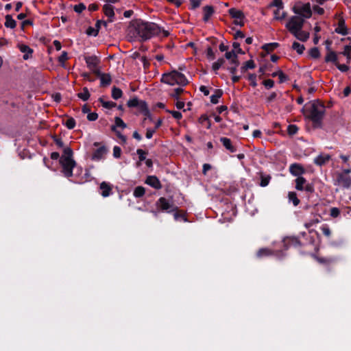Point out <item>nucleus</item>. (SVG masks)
<instances>
[{"label":"nucleus","instance_id":"nucleus-1","mask_svg":"<svg viewBox=\"0 0 351 351\" xmlns=\"http://www.w3.org/2000/svg\"><path fill=\"white\" fill-rule=\"evenodd\" d=\"M160 32L161 28L158 25L140 19L130 21L128 28V36L139 42L147 41Z\"/></svg>","mask_w":351,"mask_h":351},{"label":"nucleus","instance_id":"nucleus-2","mask_svg":"<svg viewBox=\"0 0 351 351\" xmlns=\"http://www.w3.org/2000/svg\"><path fill=\"white\" fill-rule=\"evenodd\" d=\"M306 119L312 122L313 129H322L323 120L326 114V106L319 99H315L306 104L302 109Z\"/></svg>","mask_w":351,"mask_h":351},{"label":"nucleus","instance_id":"nucleus-3","mask_svg":"<svg viewBox=\"0 0 351 351\" xmlns=\"http://www.w3.org/2000/svg\"><path fill=\"white\" fill-rule=\"evenodd\" d=\"M156 210L152 211L155 217H158L159 212L173 213L178 210V207L172 202L164 197H160L156 202Z\"/></svg>","mask_w":351,"mask_h":351},{"label":"nucleus","instance_id":"nucleus-4","mask_svg":"<svg viewBox=\"0 0 351 351\" xmlns=\"http://www.w3.org/2000/svg\"><path fill=\"white\" fill-rule=\"evenodd\" d=\"M292 11L297 14V16H301L305 19H309L312 16V11L309 3H303L301 1H298L292 8Z\"/></svg>","mask_w":351,"mask_h":351},{"label":"nucleus","instance_id":"nucleus-5","mask_svg":"<svg viewBox=\"0 0 351 351\" xmlns=\"http://www.w3.org/2000/svg\"><path fill=\"white\" fill-rule=\"evenodd\" d=\"M305 20L301 16H292L286 23L285 27L293 35L303 28Z\"/></svg>","mask_w":351,"mask_h":351},{"label":"nucleus","instance_id":"nucleus-6","mask_svg":"<svg viewBox=\"0 0 351 351\" xmlns=\"http://www.w3.org/2000/svg\"><path fill=\"white\" fill-rule=\"evenodd\" d=\"M60 164L62 168V173L66 178H70L73 176V169L76 166V162L74 160H68L65 158H60Z\"/></svg>","mask_w":351,"mask_h":351},{"label":"nucleus","instance_id":"nucleus-7","mask_svg":"<svg viewBox=\"0 0 351 351\" xmlns=\"http://www.w3.org/2000/svg\"><path fill=\"white\" fill-rule=\"evenodd\" d=\"M282 243L285 250H287L291 247H298L305 245L299 239V237L294 236L285 237Z\"/></svg>","mask_w":351,"mask_h":351},{"label":"nucleus","instance_id":"nucleus-8","mask_svg":"<svg viewBox=\"0 0 351 351\" xmlns=\"http://www.w3.org/2000/svg\"><path fill=\"white\" fill-rule=\"evenodd\" d=\"M338 184L345 189H349L351 186V177L349 175L339 173L337 176Z\"/></svg>","mask_w":351,"mask_h":351},{"label":"nucleus","instance_id":"nucleus-9","mask_svg":"<svg viewBox=\"0 0 351 351\" xmlns=\"http://www.w3.org/2000/svg\"><path fill=\"white\" fill-rule=\"evenodd\" d=\"M289 172L293 176L302 177L301 176L306 172V170L302 165L299 163L291 164L289 167Z\"/></svg>","mask_w":351,"mask_h":351},{"label":"nucleus","instance_id":"nucleus-10","mask_svg":"<svg viewBox=\"0 0 351 351\" xmlns=\"http://www.w3.org/2000/svg\"><path fill=\"white\" fill-rule=\"evenodd\" d=\"M176 70H173L169 73L162 74L160 82L171 86L176 84V75L174 74Z\"/></svg>","mask_w":351,"mask_h":351},{"label":"nucleus","instance_id":"nucleus-11","mask_svg":"<svg viewBox=\"0 0 351 351\" xmlns=\"http://www.w3.org/2000/svg\"><path fill=\"white\" fill-rule=\"evenodd\" d=\"M18 48L21 52L24 53L23 56V60H27L32 58V53H34V50L32 48H30L28 45L20 43L18 44Z\"/></svg>","mask_w":351,"mask_h":351},{"label":"nucleus","instance_id":"nucleus-12","mask_svg":"<svg viewBox=\"0 0 351 351\" xmlns=\"http://www.w3.org/2000/svg\"><path fill=\"white\" fill-rule=\"evenodd\" d=\"M145 182L155 189H162L160 181L156 176H148Z\"/></svg>","mask_w":351,"mask_h":351},{"label":"nucleus","instance_id":"nucleus-13","mask_svg":"<svg viewBox=\"0 0 351 351\" xmlns=\"http://www.w3.org/2000/svg\"><path fill=\"white\" fill-rule=\"evenodd\" d=\"M220 142L222 143L223 146L230 153H234L237 152L236 147L232 144L231 139L227 137H221Z\"/></svg>","mask_w":351,"mask_h":351},{"label":"nucleus","instance_id":"nucleus-14","mask_svg":"<svg viewBox=\"0 0 351 351\" xmlns=\"http://www.w3.org/2000/svg\"><path fill=\"white\" fill-rule=\"evenodd\" d=\"M327 54L325 56L324 60L326 62H332L335 65L338 62V56L335 51L331 50L330 47H326Z\"/></svg>","mask_w":351,"mask_h":351},{"label":"nucleus","instance_id":"nucleus-15","mask_svg":"<svg viewBox=\"0 0 351 351\" xmlns=\"http://www.w3.org/2000/svg\"><path fill=\"white\" fill-rule=\"evenodd\" d=\"M84 60L87 66L90 70H93L94 69L97 68L100 62L99 59L96 56H86Z\"/></svg>","mask_w":351,"mask_h":351},{"label":"nucleus","instance_id":"nucleus-16","mask_svg":"<svg viewBox=\"0 0 351 351\" xmlns=\"http://www.w3.org/2000/svg\"><path fill=\"white\" fill-rule=\"evenodd\" d=\"M335 32L343 36H346L349 34V30L346 26L345 20L343 18L339 20L338 27L335 28Z\"/></svg>","mask_w":351,"mask_h":351},{"label":"nucleus","instance_id":"nucleus-17","mask_svg":"<svg viewBox=\"0 0 351 351\" xmlns=\"http://www.w3.org/2000/svg\"><path fill=\"white\" fill-rule=\"evenodd\" d=\"M174 74L176 75V84L184 86L189 84L187 78L183 73L175 71Z\"/></svg>","mask_w":351,"mask_h":351},{"label":"nucleus","instance_id":"nucleus-18","mask_svg":"<svg viewBox=\"0 0 351 351\" xmlns=\"http://www.w3.org/2000/svg\"><path fill=\"white\" fill-rule=\"evenodd\" d=\"M103 11L104 14L108 17V21L112 23L114 21V8L110 4H105L103 6Z\"/></svg>","mask_w":351,"mask_h":351},{"label":"nucleus","instance_id":"nucleus-19","mask_svg":"<svg viewBox=\"0 0 351 351\" xmlns=\"http://www.w3.org/2000/svg\"><path fill=\"white\" fill-rule=\"evenodd\" d=\"M214 13L215 9L213 6L205 5L204 7H203V21L204 22H208Z\"/></svg>","mask_w":351,"mask_h":351},{"label":"nucleus","instance_id":"nucleus-20","mask_svg":"<svg viewBox=\"0 0 351 351\" xmlns=\"http://www.w3.org/2000/svg\"><path fill=\"white\" fill-rule=\"evenodd\" d=\"M330 160L328 154H320L314 159V163L318 166H322Z\"/></svg>","mask_w":351,"mask_h":351},{"label":"nucleus","instance_id":"nucleus-21","mask_svg":"<svg viewBox=\"0 0 351 351\" xmlns=\"http://www.w3.org/2000/svg\"><path fill=\"white\" fill-rule=\"evenodd\" d=\"M228 13L232 19L239 20H243L245 19L243 12L240 10L232 8L228 10Z\"/></svg>","mask_w":351,"mask_h":351},{"label":"nucleus","instance_id":"nucleus-22","mask_svg":"<svg viewBox=\"0 0 351 351\" xmlns=\"http://www.w3.org/2000/svg\"><path fill=\"white\" fill-rule=\"evenodd\" d=\"M274 254V251L267 247L259 249L256 252V257L258 258H263L264 257L270 256Z\"/></svg>","mask_w":351,"mask_h":351},{"label":"nucleus","instance_id":"nucleus-23","mask_svg":"<svg viewBox=\"0 0 351 351\" xmlns=\"http://www.w3.org/2000/svg\"><path fill=\"white\" fill-rule=\"evenodd\" d=\"M101 190V195L104 197H108L112 191V186L109 183L102 182L99 186Z\"/></svg>","mask_w":351,"mask_h":351},{"label":"nucleus","instance_id":"nucleus-24","mask_svg":"<svg viewBox=\"0 0 351 351\" xmlns=\"http://www.w3.org/2000/svg\"><path fill=\"white\" fill-rule=\"evenodd\" d=\"M107 153V149L105 146H101L97 149L93 154V160H100Z\"/></svg>","mask_w":351,"mask_h":351},{"label":"nucleus","instance_id":"nucleus-25","mask_svg":"<svg viewBox=\"0 0 351 351\" xmlns=\"http://www.w3.org/2000/svg\"><path fill=\"white\" fill-rule=\"evenodd\" d=\"M99 79L100 86L101 87H107L112 82V77L110 73H104Z\"/></svg>","mask_w":351,"mask_h":351},{"label":"nucleus","instance_id":"nucleus-26","mask_svg":"<svg viewBox=\"0 0 351 351\" xmlns=\"http://www.w3.org/2000/svg\"><path fill=\"white\" fill-rule=\"evenodd\" d=\"M231 66H227L226 69L228 70L231 74L234 75L237 73V67L240 64V62L239 59L234 58V60H232V62H229Z\"/></svg>","mask_w":351,"mask_h":351},{"label":"nucleus","instance_id":"nucleus-27","mask_svg":"<svg viewBox=\"0 0 351 351\" xmlns=\"http://www.w3.org/2000/svg\"><path fill=\"white\" fill-rule=\"evenodd\" d=\"M295 188L298 191H304V186L307 182V180L304 177H298L295 180Z\"/></svg>","mask_w":351,"mask_h":351},{"label":"nucleus","instance_id":"nucleus-28","mask_svg":"<svg viewBox=\"0 0 351 351\" xmlns=\"http://www.w3.org/2000/svg\"><path fill=\"white\" fill-rule=\"evenodd\" d=\"M5 21L4 23V25L7 28L14 29L16 26V21L12 18V16L10 14H7L5 16Z\"/></svg>","mask_w":351,"mask_h":351},{"label":"nucleus","instance_id":"nucleus-29","mask_svg":"<svg viewBox=\"0 0 351 351\" xmlns=\"http://www.w3.org/2000/svg\"><path fill=\"white\" fill-rule=\"evenodd\" d=\"M298 40L302 42H306L309 38L310 34L308 32L303 31L302 29L298 31L295 34H293Z\"/></svg>","mask_w":351,"mask_h":351},{"label":"nucleus","instance_id":"nucleus-30","mask_svg":"<svg viewBox=\"0 0 351 351\" xmlns=\"http://www.w3.org/2000/svg\"><path fill=\"white\" fill-rule=\"evenodd\" d=\"M223 90L221 89H215L214 94L210 96V102L213 104L219 103V99L223 95Z\"/></svg>","mask_w":351,"mask_h":351},{"label":"nucleus","instance_id":"nucleus-31","mask_svg":"<svg viewBox=\"0 0 351 351\" xmlns=\"http://www.w3.org/2000/svg\"><path fill=\"white\" fill-rule=\"evenodd\" d=\"M255 67H256V64H255L254 60H247L245 62H244L243 64L242 65V66L241 67V69H240L241 73H244L248 69H253Z\"/></svg>","mask_w":351,"mask_h":351},{"label":"nucleus","instance_id":"nucleus-32","mask_svg":"<svg viewBox=\"0 0 351 351\" xmlns=\"http://www.w3.org/2000/svg\"><path fill=\"white\" fill-rule=\"evenodd\" d=\"M260 178H261V182L259 184L260 186L262 187H265L269 184L271 177L269 175H265L263 173H261Z\"/></svg>","mask_w":351,"mask_h":351},{"label":"nucleus","instance_id":"nucleus-33","mask_svg":"<svg viewBox=\"0 0 351 351\" xmlns=\"http://www.w3.org/2000/svg\"><path fill=\"white\" fill-rule=\"evenodd\" d=\"M279 46L278 43H267L263 45L262 49L265 51L267 53L273 51Z\"/></svg>","mask_w":351,"mask_h":351},{"label":"nucleus","instance_id":"nucleus-34","mask_svg":"<svg viewBox=\"0 0 351 351\" xmlns=\"http://www.w3.org/2000/svg\"><path fill=\"white\" fill-rule=\"evenodd\" d=\"M291 48L293 50L296 51V52L300 55H302L305 50L304 45L302 44H300L296 41H294L293 43Z\"/></svg>","mask_w":351,"mask_h":351},{"label":"nucleus","instance_id":"nucleus-35","mask_svg":"<svg viewBox=\"0 0 351 351\" xmlns=\"http://www.w3.org/2000/svg\"><path fill=\"white\" fill-rule=\"evenodd\" d=\"M315 260L320 264L329 265L334 262V259L332 258L320 257L315 256Z\"/></svg>","mask_w":351,"mask_h":351},{"label":"nucleus","instance_id":"nucleus-36","mask_svg":"<svg viewBox=\"0 0 351 351\" xmlns=\"http://www.w3.org/2000/svg\"><path fill=\"white\" fill-rule=\"evenodd\" d=\"M73 149L71 147H67L64 149L63 154L60 157V158L73 160Z\"/></svg>","mask_w":351,"mask_h":351},{"label":"nucleus","instance_id":"nucleus-37","mask_svg":"<svg viewBox=\"0 0 351 351\" xmlns=\"http://www.w3.org/2000/svg\"><path fill=\"white\" fill-rule=\"evenodd\" d=\"M82 93H79L77 94L78 98L81 99L83 101H87L90 98V93L87 87H84Z\"/></svg>","mask_w":351,"mask_h":351},{"label":"nucleus","instance_id":"nucleus-38","mask_svg":"<svg viewBox=\"0 0 351 351\" xmlns=\"http://www.w3.org/2000/svg\"><path fill=\"white\" fill-rule=\"evenodd\" d=\"M288 198L290 202H293V204L295 206H298L300 202V199L298 198L296 193L294 191L289 192Z\"/></svg>","mask_w":351,"mask_h":351},{"label":"nucleus","instance_id":"nucleus-39","mask_svg":"<svg viewBox=\"0 0 351 351\" xmlns=\"http://www.w3.org/2000/svg\"><path fill=\"white\" fill-rule=\"evenodd\" d=\"M145 193V189L143 186H136L133 192V195L136 198L142 197Z\"/></svg>","mask_w":351,"mask_h":351},{"label":"nucleus","instance_id":"nucleus-40","mask_svg":"<svg viewBox=\"0 0 351 351\" xmlns=\"http://www.w3.org/2000/svg\"><path fill=\"white\" fill-rule=\"evenodd\" d=\"M136 154L138 155L139 161L136 163V166L139 167L141 162L146 160V155L147 152L142 149H137Z\"/></svg>","mask_w":351,"mask_h":351},{"label":"nucleus","instance_id":"nucleus-41","mask_svg":"<svg viewBox=\"0 0 351 351\" xmlns=\"http://www.w3.org/2000/svg\"><path fill=\"white\" fill-rule=\"evenodd\" d=\"M122 95H123V92L119 88H117L116 86L112 87V97L114 99L117 100V99H120L122 97Z\"/></svg>","mask_w":351,"mask_h":351},{"label":"nucleus","instance_id":"nucleus-42","mask_svg":"<svg viewBox=\"0 0 351 351\" xmlns=\"http://www.w3.org/2000/svg\"><path fill=\"white\" fill-rule=\"evenodd\" d=\"M225 60L223 58H219L212 65L213 70L217 73V71L224 64Z\"/></svg>","mask_w":351,"mask_h":351},{"label":"nucleus","instance_id":"nucleus-43","mask_svg":"<svg viewBox=\"0 0 351 351\" xmlns=\"http://www.w3.org/2000/svg\"><path fill=\"white\" fill-rule=\"evenodd\" d=\"M111 130L114 132L117 136L121 140V144L126 143L127 138L125 136L123 135L117 129H116V125H112L111 126Z\"/></svg>","mask_w":351,"mask_h":351},{"label":"nucleus","instance_id":"nucleus-44","mask_svg":"<svg viewBox=\"0 0 351 351\" xmlns=\"http://www.w3.org/2000/svg\"><path fill=\"white\" fill-rule=\"evenodd\" d=\"M341 53L346 58L347 63H350L351 60V45H346Z\"/></svg>","mask_w":351,"mask_h":351},{"label":"nucleus","instance_id":"nucleus-45","mask_svg":"<svg viewBox=\"0 0 351 351\" xmlns=\"http://www.w3.org/2000/svg\"><path fill=\"white\" fill-rule=\"evenodd\" d=\"M63 124L69 130H72L75 127L76 122L73 117H68L66 121H63Z\"/></svg>","mask_w":351,"mask_h":351},{"label":"nucleus","instance_id":"nucleus-46","mask_svg":"<svg viewBox=\"0 0 351 351\" xmlns=\"http://www.w3.org/2000/svg\"><path fill=\"white\" fill-rule=\"evenodd\" d=\"M322 217L320 215L316 216L306 222L304 226L306 228H309L315 224L319 223L321 221Z\"/></svg>","mask_w":351,"mask_h":351},{"label":"nucleus","instance_id":"nucleus-47","mask_svg":"<svg viewBox=\"0 0 351 351\" xmlns=\"http://www.w3.org/2000/svg\"><path fill=\"white\" fill-rule=\"evenodd\" d=\"M99 101L101 104L102 106L107 109H111L117 106L116 103L110 101H106L102 98H99Z\"/></svg>","mask_w":351,"mask_h":351},{"label":"nucleus","instance_id":"nucleus-48","mask_svg":"<svg viewBox=\"0 0 351 351\" xmlns=\"http://www.w3.org/2000/svg\"><path fill=\"white\" fill-rule=\"evenodd\" d=\"M225 58L229 60V62H232V60L239 59V57L234 50H232L230 51H226L225 55Z\"/></svg>","mask_w":351,"mask_h":351},{"label":"nucleus","instance_id":"nucleus-49","mask_svg":"<svg viewBox=\"0 0 351 351\" xmlns=\"http://www.w3.org/2000/svg\"><path fill=\"white\" fill-rule=\"evenodd\" d=\"M309 56L313 58L317 59L320 56V52L317 47H313L308 51Z\"/></svg>","mask_w":351,"mask_h":351},{"label":"nucleus","instance_id":"nucleus-50","mask_svg":"<svg viewBox=\"0 0 351 351\" xmlns=\"http://www.w3.org/2000/svg\"><path fill=\"white\" fill-rule=\"evenodd\" d=\"M140 101L141 100H139L137 97H135L128 101L127 106L129 108H136L139 105Z\"/></svg>","mask_w":351,"mask_h":351},{"label":"nucleus","instance_id":"nucleus-51","mask_svg":"<svg viewBox=\"0 0 351 351\" xmlns=\"http://www.w3.org/2000/svg\"><path fill=\"white\" fill-rule=\"evenodd\" d=\"M298 127L296 125L290 124L287 127V132L290 136H293L298 132Z\"/></svg>","mask_w":351,"mask_h":351},{"label":"nucleus","instance_id":"nucleus-52","mask_svg":"<svg viewBox=\"0 0 351 351\" xmlns=\"http://www.w3.org/2000/svg\"><path fill=\"white\" fill-rule=\"evenodd\" d=\"M184 92L182 88H176L173 90V92L171 94V97L176 100L180 99V95Z\"/></svg>","mask_w":351,"mask_h":351},{"label":"nucleus","instance_id":"nucleus-53","mask_svg":"<svg viewBox=\"0 0 351 351\" xmlns=\"http://www.w3.org/2000/svg\"><path fill=\"white\" fill-rule=\"evenodd\" d=\"M69 59L68 53L66 51H62L60 56L58 58V62L61 64L62 66H64V62Z\"/></svg>","mask_w":351,"mask_h":351},{"label":"nucleus","instance_id":"nucleus-54","mask_svg":"<svg viewBox=\"0 0 351 351\" xmlns=\"http://www.w3.org/2000/svg\"><path fill=\"white\" fill-rule=\"evenodd\" d=\"M136 108L142 114L149 109L147 102L143 100L140 101L139 105Z\"/></svg>","mask_w":351,"mask_h":351},{"label":"nucleus","instance_id":"nucleus-55","mask_svg":"<svg viewBox=\"0 0 351 351\" xmlns=\"http://www.w3.org/2000/svg\"><path fill=\"white\" fill-rule=\"evenodd\" d=\"M114 122L116 125V128L117 127L121 128L122 129H124L127 127V125L124 123V121L119 117H116L114 118Z\"/></svg>","mask_w":351,"mask_h":351},{"label":"nucleus","instance_id":"nucleus-56","mask_svg":"<svg viewBox=\"0 0 351 351\" xmlns=\"http://www.w3.org/2000/svg\"><path fill=\"white\" fill-rule=\"evenodd\" d=\"M269 7H276L277 9H283V2L282 0H274L269 5Z\"/></svg>","mask_w":351,"mask_h":351},{"label":"nucleus","instance_id":"nucleus-57","mask_svg":"<svg viewBox=\"0 0 351 351\" xmlns=\"http://www.w3.org/2000/svg\"><path fill=\"white\" fill-rule=\"evenodd\" d=\"M321 230L326 237L329 238L331 236V230L327 224L322 225Z\"/></svg>","mask_w":351,"mask_h":351},{"label":"nucleus","instance_id":"nucleus-58","mask_svg":"<svg viewBox=\"0 0 351 351\" xmlns=\"http://www.w3.org/2000/svg\"><path fill=\"white\" fill-rule=\"evenodd\" d=\"M173 213H173V217H174V219H175L176 221H178V220H179L180 219H184V221H187V219H186V218L185 215H184V214H182V213H180L178 209V210H174V211H173Z\"/></svg>","mask_w":351,"mask_h":351},{"label":"nucleus","instance_id":"nucleus-59","mask_svg":"<svg viewBox=\"0 0 351 351\" xmlns=\"http://www.w3.org/2000/svg\"><path fill=\"white\" fill-rule=\"evenodd\" d=\"M279 82L283 83L289 80V77L286 74H285L281 70L278 71Z\"/></svg>","mask_w":351,"mask_h":351},{"label":"nucleus","instance_id":"nucleus-60","mask_svg":"<svg viewBox=\"0 0 351 351\" xmlns=\"http://www.w3.org/2000/svg\"><path fill=\"white\" fill-rule=\"evenodd\" d=\"M99 30L93 27H88L86 31V34L88 36H97Z\"/></svg>","mask_w":351,"mask_h":351},{"label":"nucleus","instance_id":"nucleus-61","mask_svg":"<svg viewBox=\"0 0 351 351\" xmlns=\"http://www.w3.org/2000/svg\"><path fill=\"white\" fill-rule=\"evenodd\" d=\"M247 79L250 81V84L253 87H256L257 86L256 82V75L254 73H251L248 75Z\"/></svg>","mask_w":351,"mask_h":351},{"label":"nucleus","instance_id":"nucleus-62","mask_svg":"<svg viewBox=\"0 0 351 351\" xmlns=\"http://www.w3.org/2000/svg\"><path fill=\"white\" fill-rule=\"evenodd\" d=\"M86 9V5L83 3H80L79 4L75 5L73 7V10L77 13H81Z\"/></svg>","mask_w":351,"mask_h":351},{"label":"nucleus","instance_id":"nucleus-63","mask_svg":"<svg viewBox=\"0 0 351 351\" xmlns=\"http://www.w3.org/2000/svg\"><path fill=\"white\" fill-rule=\"evenodd\" d=\"M306 193L309 194H312L315 191L314 186L312 183L306 182V184L304 186V189Z\"/></svg>","mask_w":351,"mask_h":351},{"label":"nucleus","instance_id":"nucleus-64","mask_svg":"<svg viewBox=\"0 0 351 351\" xmlns=\"http://www.w3.org/2000/svg\"><path fill=\"white\" fill-rule=\"evenodd\" d=\"M206 57L210 60L215 59V54L210 47H208L206 51Z\"/></svg>","mask_w":351,"mask_h":351}]
</instances>
